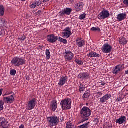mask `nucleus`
I'll use <instances>...</instances> for the list:
<instances>
[{"label":"nucleus","instance_id":"nucleus-1","mask_svg":"<svg viewBox=\"0 0 128 128\" xmlns=\"http://www.w3.org/2000/svg\"><path fill=\"white\" fill-rule=\"evenodd\" d=\"M92 115V110L88 107L84 106L80 112V116L82 118L80 122H84L90 120V116Z\"/></svg>","mask_w":128,"mask_h":128},{"label":"nucleus","instance_id":"nucleus-2","mask_svg":"<svg viewBox=\"0 0 128 128\" xmlns=\"http://www.w3.org/2000/svg\"><path fill=\"white\" fill-rule=\"evenodd\" d=\"M61 106L64 110H68L72 108V99L68 98L62 100L60 102Z\"/></svg>","mask_w":128,"mask_h":128},{"label":"nucleus","instance_id":"nucleus-3","mask_svg":"<svg viewBox=\"0 0 128 128\" xmlns=\"http://www.w3.org/2000/svg\"><path fill=\"white\" fill-rule=\"evenodd\" d=\"M12 62L14 66L20 68V66L26 64V60L22 58L14 57L12 59Z\"/></svg>","mask_w":128,"mask_h":128},{"label":"nucleus","instance_id":"nucleus-4","mask_svg":"<svg viewBox=\"0 0 128 128\" xmlns=\"http://www.w3.org/2000/svg\"><path fill=\"white\" fill-rule=\"evenodd\" d=\"M48 124L51 126H56L60 124V118L56 116H52L48 118Z\"/></svg>","mask_w":128,"mask_h":128},{"label":"nucleus","instance_id":"nucleus-5","mask_svg":"<svg viewBox=\"0 0 128 128\" xmlns=\"http://www.w3.org/2000/svg\"><path fill=\"white\" fill-rule=\"evenodd\" d=\"M37 100L36 98H33L30 100L28 104H26V110H32L36 108V106Z\"/></svg>","mask_w":128,"mask_h":128},{"label":"nucleus","instance_id":"nucleus-6","mask_svg":"<svg viewBox=\"0 0 128 128\" xmlns=\"http://www.w3.org/2000/svg\"><path fill=\"white\" fill-rule=\"evenodd\" d=\"M0 126L2 128H8L10 126L8 122L4 117L0 118Z\"/></svg>","mask_w":128,"mask_h":128},{"label":"nucleus","instance_id":"nucleus-7","mask_svg":"<svg viewBox=\"0 0 128 128\" xmlns=\"http://www.w3.org/2000/svg\"><path fill=\"white\" fill-rule=\"evenodd\" d=\"M102 50V52H104V54H110V52H111L112 48L110 45V44H106L104 45Z\"/></svg>","mask_w":128,"mask_h":128},{"label":"nucleus","instance_id":"nucleus-8","mask_svg":"<svg viewBox=\"0 0 128 128\" xmlns=\"http://www.w3.org/2000/svg\"><path fill=\"white\" fill-rule=\"evenodd\" d=\"M110 16V12L104 10H102L101 13H100L98 18L99 20H106V18H108Z\"/></svg>","mask_w":128,"mask_h":128},{"label":"nucleus","instance_id":"nucleus-9","mask_svg":"<svg viewBox=\"0 0 128 128\" xmlns=\"http://www.w3.org/2000/svg\"><path fill=\"white\" fill-rule=\"evenodd\" d=\"M58 40L57 36H55L54 34H50L47 36V40L50 44H54L56 42V40Z\"/></svg>","mask_w":128,"mask_h":128},{"label":"nucleus","instance_id":"nucleus-10","mask_svg":"<svg viewBox=\"0 0 128 128\" xmlns=\"http://www.w3.org/2000/svg\"><path fill=\"white\" fill-rule=\"evenodd\" d=\"M64 32H62L63 37L64 38H68L72 34V30L70 27H67L64 30Z\"/></svg>","mask_w":128,"mask_h":128},{"label":"nucleus","instance_id":"nucleus-11","mask_svg":"<svg viewBox=\"0 0 128 128\" xmlns=\"http://www.w3.org/2000/svg\"><path fill=\"white\" fill-rule=\"evenodd\" d=\"M65 54H66L64 56L66 62L72 60V58H74V54H72V52L66 50L65 52Z\"/></svg>","mask_w":128,"mask_h":128},{"label":"nucleus","instance_id":"nucleus-12","mask_svg":"<svg viewBox=\"0 0 128 128\" xmlns=\"http://www.w3.org/2000/svg\"><path fill=\"white\" fill-rule=\"evenodd\" d=\"M122 65H118L114 68L112 73L114 74H120V72H122Z\"/></svg>","mask_w":128,"mask_h":128},{"label":"nucleus","instance_id":"nucleus-13","mask_svg":"<svg viewBox=\"0 0 128 128\" xmlns=\"http://www.w3.org/2000/svg\"><path fill=\"white\" fill-rule=\"evenodd\" d=\"M68 76H62L60 78V82L58 84L60 86H64V84L68 82Z\"/></svg>","mask_w":128,"mask_h":128},{"label":"nucleus","instance_id":"nucleus-14","mask_svg":"<svg viewBox=\"0 0 128 128\" xmlns=\"http://www.w3.org/2000/svg\"><path fill=\"white\" fill-rule=\"evenodd\" d=\"M72 12V8H66L62 10L60 14L61 16H64V14H66V16H70Z\"/></svg>","mask_w":128,"mask_h":128},{"label":"nucleus","instance_id":"nucleus-15","mask_svg":"<svg viewBox=\"0 0 128 128\" xmlns=\"http://www.w3.org/2000/svg\"><path fill=\"white\" fill-rule=\"evenodd\" d=\"M3 100L7 104H12L14 102V97L13 95H12L8 97H4Z\"/></svg>","mask_w":128,"mask_h":128},{"label":"nucleus","instance_id":"nucleus-16","mask_svg":"<svg viewBox=\"0 0 128 128\" xmlns=\"http://www.w3.org/2000/svg\"><path fill=\"white\" fill-rule=\"evenodd\" d=\"M116 124H126V117L125 116H121L119 119H116Z\"/></svg>","mask_w":128,"mask_h":128},{"label":"nucleus","instance_id":"nucleus-17","mask_svg":"<svg viewBox=\"0 0 128 128\" xmlns=\"http://www.w3.org/2000/svg\"><path fill=\"white\" fill-rule=\"evenodd\" d=\"M90 75L88 73H82L78 75V78L82 80H88Z\"/></svg>","mask_w":128,"mask_h":128},{"label":"nucleus","instance_id":"nucleus-18","mask_svg":"<svg viewBox=\"0 0 128 128\" xmlns=\"http://www.w3.org/2000/svg\"><path fill=\"white\" fill-rule=\"evenodd\" d=\"M112 98V95L108 94H106L100 99V102H102V104H104L106 102L107 100H108L110 98Z\"/></svg>","mask_w":128,"mask_h":128},{"label":"nucleus","instance_id":"nucleus-19","mask_svg":"<svg viewBox=\"0 0 128 128\" xmlns=\"http://www.w3.org/2000/svg\"><path fill=\"white\" fill-rule=\"evenodd\" d=\"M84 4L82 2L78 3L75 6V10L76 12H80V10H82V9L84 8Z\"/></svg>","mask_w":128,"mask_h":128},{"label":"nucleus","instance_id":"nucleus-20","mask_svg":"<svg viewBox=\"0 0 128 128\" xmlns=\"http://www.w3.org/2000/svg\"><path fill=\"white\" fill-rule=\"evenodd\" d=\"M40 4H42V1L40 0H36L30 6V8H36V6H40Z\"/></svg>","mask_w":128,"mask_h":128},{"label":"nucleus","instance_id":"nucleus-21","mask_svg":"<svg viewBox=\"0 0 128 128\" xmlns=\"http://www.w3.org/2000/svg\"><path fill=\"white\" fill-rule=\"evenodd\" d=\"M126 14H120L118 15L117 20L119 22H122V20H126Z\"/></svg>","mask_w":128,"mask_h":128},{"label":"nucleus","instance_id":"nucleus-22","mask_svg":"<svg viewBox=\"0 0 128 128\" xmlns=\"http://www.w3.org/2000/svg\"><path fill=\"white\" fill-rule=\"evenodd\" d=\"M88 58H100V55L96 52H91L88 54Z\"/></svg>","mask_w":128,"mask_h":128},{"label":"nucleus","instance_id":"nucleus-23","mask_svg":"<svg viewBox=\"0 0 128 128\" xmlns=\"http://www.w3.org/2000/svg\"><path fill=\"white\" fill-rule=\"evenodd\" d=\"M50 106L52 112H56L58 108V103H56V101L52 102L50 104Z\"/></svg>","mask_w":128,"mask_h":128},{"label":"nucleus","instance_id":"nucleus-24","mask_svg":"<svg viewBox=\"0 0 128 128\" xmlns=\"http://www.w3.org/2000/svg\"><path fill=\"white\" fill-rule=\"evenodd\" d=\"M76 42L78 48H82L86 44V42L84 40H77Z\"/></svg>","mask_w":128,"mask_h":128},{"label":"nucleus","instance_id":"nucleus-25","mask_svg":"<svg viewBox=\"0 0 128 128\" xmlns=\"http://www.w3.org/2000/svg\"><path fill=\"white\" fill-rule=\"evenodd\" d=\"M6 9L4 6H0V16H4V12Z\"/></svg>","mask_w":128,"mask_h":128},{"label":"nucleus","instance_id":"nucleus-26","mask_svg":"<svg viewBox=\"0 0 128 128\" xmlns=\"http://www.w3.org/2000/svg\"><path fill=\"white\" fill-rule=\"evenodd\" d=\"M79 90L80 94H82V92H84V90H86V86H84V84H80V86H79Z\"/></svg>","mask_w":128,"mask_h":128},{"label":"nucleus","instance_id":"nucleus-27","mask_svg":"<svg viewBox=\"0 0 128 128\" xmlns=\"http://www.w3.org/2000/svg\"><path fill=\"white\" fill-rule=\"evenodd\" d=\"M120 42L122 44H126L128 42V41L126 38L122 37L120 38Z\"/></svg>","mask_w":128,"mask_h":128},{"label":"nucleus","instance_id":"nucleus-28","mask_svg":"<svg viewBox=\"0 0 128 128\" xmlns=\"http://www.w3.org/2000/svg\"><path fill=\"white\" fill-rule=\"evenodd\" d=\"M90 122H88L86 124H84L82 125H81L79 126H78V128H90V126H88V124H90Z\"/></svg>","mask_w":128,"mask_h":128},{"label":"nucleus","instance_id":"nucleus-29","mask_svg":"<svg viewBox=\"0 0 128 128\" xmlns=\"http://www.w3.org/2000/svg\"><path fill=\"white\" fill-rule=\"evenodd\" d=\"M4 102L2 100H0V112L4 110Z\"/></svg>","mask_w":128,"mask_h":128},{"label":"nucleus","instance_id":"nucleus-30","mask_svg":"<svg viewBox=\"0 0 128 128\" xmlns=\"http://www.w3.org/2000/svg\"><path fill=\"white\" fill-rule=\"evenodd\" d=\"M46 56L47 60H50V52L49 50H46Z\"/></svg>","mask_w":128,"mask_h":128},{"label":"nucleus","instance_id":"nucleus-31","mask_svg":"<svg viewBox=\"0 0 128 128\" xmlns=\"http://www.w3.org/2000/svg\"><path fill=\"white\" fill-rule=\"evenodd\" d=\"M90 93L88 92L84 93L82 97V98H83V100H84V98H90Z\"/></svg>","mask_w":128,"mask_h":128},{"label":"nucleus","instance_id":"nucleus-32","mask_svg":"<svg viewBox=\"0 0 128 128\" xmlns=\"http://www.w3.org/2000/svg\"><path fill=\"white\" fill-rule=\"evenodd\" d=\"M92 32H100V28L93 27L91 28Z\"/></svg>","mask_w":128,"mask_h":128},{"label":"nucleus","instance_id":"nucleus-33","mask_svg":"<svg viewBox=\"0 0 128 128\" xmlns=\"http://www.w3.org/2000/svg\"><path fill=\"white\" fill-rule=\"evenodd\" d=\"M66 126V128H74V126H72L70 122H67Z\"/></svg>","mask_w":128,"mask_h":128},{"label":"nucleus","instance_id":"nucleus-34","mask_svg":"<svg viewBox=\"0 0 128 128\" xmlns=\"http://www.w3.org/2000/svg\"><path fill=\"white\" fill-rule=\"evenodd\" d=\"M112 127V124L110 123H106L104 126V128H110Z\"/></svg>","mask_w":128,"mask_h":128},{"label":"nucleus","instance_id":"nucleus-35","mask_svg":"<svg viewBox=\"0 0 128 128\" xmlns=\"http://www.w3.org/2000/svg\"><path fill=\"white\" fill-rule=\"evenodd\" d=\"M76 62L79 65V66H82L84 64V62L82 61L81 60H78L76 59Z\"/></svg>","mask_w":128,"mask_h":128},{"label":"nucleus","instance_id":"nucleus-36","mask_svg":"<svg viewBox=\"0 0 128 128\" xmlns=\"http://www.w3.org/2000/svg\"><path fill=\"white\" fill-rule=\"evenodd\" d=\"M10 74L11 76H14L15 74H16V70H12L10 72Z\"/></svg>","mask_w":128,"mask_h":128},{"label":"nucleus","instance_id":"nucleus-37","mask_svg":"<svg viewBox=\"0 0 128 128\" xmlns=\"http://www.w3.org/2000/svg\"><path fill=\"white\" fill-rule=\"evenodd\" d=\"M86 16V14H81L80 16V20H84Z\"/></svg>","mask_w":128,"mask_h":128},{"label":"nucleus","instance_id":"nucleus-38","mask_svg":"<svg viewBox=\"0 0 128 128\" xmlns=\"http://www.w3.org/2000/svg\"><path fill=\"white\" fill-rule=\"evenodd\" d=\"M95 124H98L100 122V119L96 118L94 120Z\"/></svg>","mask_w":128,"mask_h":128},{"label":"nucleus","instance_id":"nucleus-39","mask_svg":"<svg viewBox=\"0 0 128 128\" xmlns=\"http://www.w3.org/2000/svg\"><path fill=\"white\" fill-rule=\"evenodd\" d=\"M26 36L24 35L23 36L19 38V40H26Z\"/></svg>","mask_w":128,"mask_h":128},{"label":"nucleus","instance_id":"nucleus-40","mask_svg":"<svg viewBox=\"0 0 128 128\" xmlns=\"http://www.w3.org/2000/svg\"><path fill=\"white\" fill-rule=\"evenodd\" d=\"M62 40L61 42L64 44H68V40L66 39H61Z\"/></svg>","mask_w":128,"mask_h":128},{"label":"nucleus","instance_id":"nucleus-41","mask_svg":"<svg viewBox=\"0 0 128 128\" xmlns=\"http://www.w3.org/2000/svg\"><path fill=\"white\" fill-rule=\"evenodd\" d=\"M124 4L126 6H128V0H124Z\"/></svg>","mask_w":128,"mask_h":128},{"label":"nucleus","instance_id":"nucleus-42","mask_svg":"<svg viewBox=\"0 0 128 128\" xmlns=\"http://www.w3.org/2000/svg\"><path fill=\"white\" fill-rule=\"evenodd\" d=\"M4 92L3 89H0V96H2V92Z\"/></svg>","mask_w":128,"mask_h":128},{"label":"nucleus","instance_id":"nucleus-43","mask_svg":"<svg viewBox=\"0 0 128 128\" xmlns=\"http://www.w3.org/2000/svg\"><path fill=\"white\" fill-rule=\"evenodd\" d=\"M117 102H122V98H119L117 99Z\"/></svg>","mask_w":128,"mask_h":128},{"label":"nucleus","instance_id":"nucleus-44","mask_svg":"<svg viewBox=\"0 0 128 128\" xmlns=\"http://www.w3.org/2000/svg\"><path fill=\"white\" fill-rule=\"evenodd\" d=\"M98 96H102V92H98Z\"/></svg>","mask_w":128,"mask_h":128},{"label":"nucleus","instance_id":"nucleus-45","mask_svg":"<svg viewBox=\"0 0 128 128\" xmlns=\"http://www.w3.org/2000/svg\"><path fill=\"white\" fill-rule=\"evenodd\" d=\"M20 128H24V124H22L20 126Z\"/></svg>","mask_w":128,"mask_h":128},{"label":"nucleus","instance_id":"nucleus-46","mask_svg":"<svg viewBox=\"0 0 128 128\" xmlns=\"http://www.w3.org/2000/svg\"><path fill=\"white\" fill-rule=\"evenodd\" d=\"M64 38H59V42H61L62 40H63Z\"/></svg>","mask_w":128,"mask_h":128},{"label":"nucleus","instance_id":"nucleus-47","mask_svg":"<svg viewBox=\"0 0 128 128\" xmlns=\"http://www.w3.org/2000/svg\"><path fill=\"white\" fill-rule=\"evenodd\" d=\"M44 2H50V0H44Z\"/></svg>","mask_w":128,"mask_h":128},{"label":"nucleus","instance_id":"nucleus-48","mask_svg":"<svg viewBox=\"0 0 128 128\" xmlns=\"http://www.w3.org/2000/svg\"><path fill=\"white\" fill-rule=\"evenodd\" d=\"M64 118H60V120H61V122H64Z\"/></svg>","mask_w":128,"mask_h":128},{"label":"nucleus","instance_id":"nucleus-49","mask_svg":"<svg viewBox=\"0 0 128 128\" xmlns=\"http://www.w3.org/2000/svg\"><path fill=\"white\" fill-rule=\"evenodd\" d=\"M101 86H106V83L103 82L101 84Z\"/></svg>","mask_w":128,"mask_h":128},{"label":"nucleus","instance_id":"nucleus-50","mask_svg":"<svg viewBox=\"0 0 128 128\" xmlns=\"http://www.w3.org/2000/svg\"><path fill=\"white\" fill-rule=\"evenodd\" d=\"M38 14H42V11L40 10L38 11Z\"/></svg>","mask_w":128,"mask_h":128},{"label":"nucleus","instance_id":"nucleus-51","mask_svg":"<svg viewBox=\"0 0 128 128\" xmlns=\"http://www.w3.org/2000/svg\"><path fill=\"white\" fill-rule=\"evenodd\" d=\"M8 94H6V93L4 95V96H8Z\"/></svg>","mask_w":128,"mask_h":128},{"label":"nucleus","instance_id":"nucleus-52","mask_svg":"<svg viewBox=\"0 0 128 128\" xmlns=\"http://www.w3.org/2000/svg\"><path fill=\"white\" fill-rule=\"evenodd\" d=\"M77 40H80V38H78L77 39Z\"/></svg>","mask_w":128,"mask_h":128},{"label":"nucleus","instance_id":"nucleus-53","mask_svg":"<svg viewBox=\"0 0 128 128\" xmlns=\"http://www.w3.org/2000/svg\"><path fill=\"white\" fill-rule=\"evenodd\" d=\"M26 79H27V80L28 79V77L26 78Z\"/></svg>","mask_w":128,"mask_h":128}]
</instances>
